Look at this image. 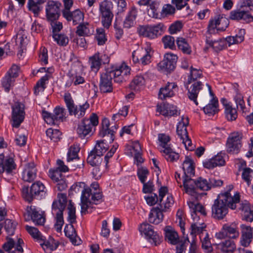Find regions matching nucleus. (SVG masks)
I'll use <instances>...</instances> for the list:
<instances>
[{
  "instance_id": "nucleus-58",
  "label": "nucleus",
  "mask_w": 253,
  "mask_h": 253,
  "mask_svg": "<svg viewBox=\"0 0 253 253\" xmlns=\"http://www.w3.org/2000/svg\"><path fill=\"white\" fill-rule=\"evenodd\" d=\"M80 151L79 146L77 144L72 145L67 154V162H70L75 159H78V153Z\"/></svg>"
},
{
  "instance_id": "nucleus-2",
  "label": "nucleus",
  "mask_w": 253,
  "mask_h": 253,
  "mask_svg": "<svg viewBox=\"0 0 253 253\" xmlns=\"http://www.w3.org/2000/svg\"><path fill=\"white\" fill-rule=\"evenodd\" d=\"M240 202L238 193L232 196L229 192L218 195L211 207V216L217 220L223 219L228 213V208L235 210Z\"/></svg>"
},
{
  "instance_id": "nucleus-10",
  "label": "nucleus",
  "mask_w": 253,
  "mask_h": 253,
  "mask_svg": "<svg viewBox=\"0 0 253 253\" xmlns=\"http://www.w3.org/2000/svg\"><path fill=\"white\" fill-rule=\"evenodd\" d=\"M64 98L70 115H74L78 118L82 117L84 115L86 109L89 108V104L87 102L82 105H75L71 95L69 93H65Z\"/></svg>"
},
{
  "instance_id": "nucleus-30",
  "label": "nucleus",
  "mask_w": 253,
  "mask_h": 253,
  "mask_svg": "<svg viewBox=\"0 0 253 253\" xmlns=\"http://www.w3.org/2000/svg\"><path fill=\"white\" fill-rule=\"evenodd\" d=\"M242 236L241 244L244 247L248 246L253 239V230L250 226L242 224L241 225Z\"/></svg>"
},
{
  "instance_id": "nucleus-4",
  "label": "nucleus",
  "mask_w": 253,
  "mask_h": 253,
  "mask_svg": "<svg viewBox=\"0 0 253 253\" xmlns=\"http://www.w3.org/2000/svg\"><path fill=\"white\" fill-rule=\"evenodd\" d=\"M190 69V74L185 84L188 90L187 96L190 100L198 105V102L197 98L198 94L202 91L204 84L197 79L200 78L202 74L201 71L193 68L192 67H191Z\"/></svg>"
},
{
  "instance_id": "nucleus-44",
  "label": "nucleus",
  "mask_w": 253,
  "mask_h": 253,
  "mask_svg": "<svg viewBox=\"0 0 253 253\" xmlns=\"http://www.w3.org/2000/svg\"><path fill=\"white\" fill-rule=\"evenodd\" d=\"M218 246L223 253H232L236 248L234 242L230 239L219 243Z\"/></svg>"
},
{
  "instance_id": "nucleus-11",
  "label": "nucleus",
  "mask_w": 253,
  "mask_h": 253,
  "mask_svg": "<svg viewBox=\"0 0 253 253\" xmlns=\"http://www.w3.org/2000/svg\"><path fill=\"white\" fill-rule=\"evenodd\" d=\"M71 188L75 191L76 193L82 192L81 197V212L84 213L88 212V196L89 194H90L91 191L84 182H79L73 185Z\"/></svg>"
},
{
  "instance_id": "nucleus-29",
  "label": "nucleus",
  "mask_w": 253,
  "mask_h": 253,
  "mask_svg": "<svg viewBox=\"0 0 253 253\" xmlns=\"http://www.w3.org/2000/svg\"><path fill=\"white\" fill-rule=\"evenodd\" d=\"M15 164L13 158L11 157L4 158L3 155L0 154V174L4 172L10 173L15 168Z\"/></svg>"
},
{
  "instance_id": "nucleus-38",
  "label": "nucleus",
  "mask_w": 253,
  "mask_h": 253,
  "mask_svg": "<svg viewBox=\"0 0 253 253\" xmlns=\"http://www.w3.org/2000/svg\"><path fill=\"white\" fill-rule=\"evenodd\" d=\"M64 232L66 237L69 238L72 243L75 245H78L80 244V240L77 236L76 230L72 225H66L64 228Z\"/></svg>"
},
{
  "instance_id": "nucleus-55",
  "label": "nucleus",
  "mask_w": 253,
  "mask_h": 253,
  "mask_svg": "<svg viewBox=\"0 0 253 253\" xmlns=\"http://www.w3.org/2000/svg\"><path fill=\"white\" fill-rule=\"evenodd\" d=\"M26 229L28 232L37 242L39 243L41 241H43L44 236L41 234V233L37 228L26 226Z\"/></svg>"
},
{
  "instance_id": "nucleus-49",
  "label": "nucleus",
  "mask_w": 253,
  "mask_h": 253,
  "mask_svg": "<svg viewBox=\"0 0 253 253\" xmlns=\"http://www.w3.org/2000/svg\"><path fill=\"white\" fill-rule=\"evenodd\" d=\"M161 151L165 154L166 159L170 162L177 161L179 158V154L173 151L170 147L162 149Z\"/></svg>"
},
{
  "instance_id": "nucleus-3",
  "label": "nucleus",
  "mask_w": 253,
  "mask_h": 253,
  "mask_svg": "<svg viewBox=\"0 0 253 253\" xmlns=\"http://www.w3.org/2000/svg\"><path fill=\"white\" fill-rule=\"evenodd\" d=\"M17 223L11 220L7 219L4 221V228L7 234V241L2 245L3 250L7 253H23V249L22 245L24 244L21 239H18L16 243L12 238L8 236L14 234Z\"/></svg>"
},
{
  "instance_id": "nucleus-60",
  "label": "nucleus",
  "mask_w": 253,
  "mask_h": 253,
  "mask_svg": "<svg viewBox=\"0 0 253 253\" xmlns=\"http://www.w3.org/2000/svg\"><path fill=\"white\" fill-rule=\"evenodd\" d=\"M52 38L54 41L60 46H66L69 42L68 37L62 34H54L52 35Z\"/></svg>"
},
{
  "instance_id": "nucleus-53",
  "label": "nucleus",
  "mask_w": 253,
  "mask_h": 253,
  "mask_svg": "<svg viewBox=\"0 0 253 253\" xmlns=\"http://www.w3.org/2000/svg\"><path fill=\"white\" fill-rule=\"evenodd\" d=\"M145 54L143 55V65H149L151 63L152 57L153 55L154 51L153 50L151 44L149 42H146L145 46Z\"/></svg>"
},
{
  "instance_id": "nucleus-20",
  "label": "nucleus",
  "mask_w": 253,
  "mask_h": 253,
  "mask_svg": "<svg viewBox=\"0 0 253 253\" xmlns=\"http://www.w3.org/2000/svg\"><path fill=\"white\" fill-rule=\"evenodd\" d=\"M229 18L232 20L250 23L253 21V16L248 11L242 9L232 10L230 13Z\"/></svg>"
},
{
  "instance_id": "nucleus-19",
  "label": "nucleus",
  "mask_w": 253,
  "mask_h": 253,
  "mask_svg": "<svg viewBox=\"0 0 253 253\" xmlns=\"http://www.w3.org/2000/svg\"><path fill=\"white\" fill-rule=\"evenodd\" d=\"M60 4L57 2L49 1L46 5V16L48 21L53 22L58 19Z\"/></svg>"
},
{
  "instance_id": "nucleus-32",
  "label": "nucleus",
  "mask_w": 253,
  "mask_h": 253,
  "mask_svg": "<svg viewBox=\"0 0 253 253\" xmlns=\"http://www.w3.org/2000/svg\"><path fill=\"white\" fill-rule=\"evenodd\" d=\"M161 207L153 208L149 214L148 220L151 223L158 224L161 222L164 218L163 212L165 211Z\"/></svg>"
},
{
  "instance_id": "nucleus-18",
  "label": "nucleus",
  "mask_w": 253,
  "mask_h": 253,
  "mask_svg": "<svg viewBox=\"0 0 253 253\" xmlns=\"http://www.w3.org/2000/svg\"><path fill=\"white\" fill-rule=\"evenodd\" d=\"M196 179L192 178V177H184L183 184L179 185L180 187H183L184 190L186 193L191 195L193 198L198 200L201 195L197 191Z\"/></svg>"
},
{
  "instance_id": "nucleus-42",
  "label": "nucleus",
  "mask_w": 253,
  "mask_h": 253,
  "mask_svg": "<svg viewBox=\"0 0 253 253\" xmlns=\"http://www.w3.org/2000/svg\"><path fill=\"white\" fill-rule=\"evenodd\" d=\"M177 47L184 54L190 55L192 53V49L186 39L182 37H178L176 40Z\"/></svg>"
},
{
  "instance_id": "nucleus-46",
  "label": "nucleus",
  "mask_w": 253,
  "mask_h": 253,
  "mask_svg": "<svg viewBox=\"0 0 253 253\" xmlns=\"http://www.w3.org/2000/svg\"><path fill=\"white\" fill-rule=\"evenodd\" d=\"M137 15V11L135 7H132L131 10L128 12L125 21H124V26L125 28H129L134 24V20Z\"/></svg>"
},
{
  "instance_id": "nucleus-26",
  "label": "nucleus",
  "mask_w": 253,
  "mask_h": 253,
  "mask_svg": "<svg viewBox=\"0 0 253 253\" xmlns=\"http://www.w3.org/2000/svg\"><path fill=\"white\" fill-rule=\"evenodd\" d=\"M37 169L34 163L27 164L22 172V179L26 182H32L37 176Z\"/></svg>"
},
{
  "instance_id": "nucleus-34",
  "label": "nucleus",
  "mask_w": 253,
  "mask_h": 253,
  "mask_svg": "<svg viewBox=\"0 0 253 253\" xmlns=\"http://www.w3.org/2000/svg\"><path fill=\"white\" fill-rule=\"evenodd\" d=\"M182 169L184 172V177H192L195 174V167L192 160L188 157L185 158L183 163Z\"/></svg>"
},
{
  "instance_id": "nucleus-52",
  "label": "nucleus",
  "mask_w": 253,
  "mask_h": 253,
  "mask_svg": "<svg viewBox=\"0 0 253 253\" xmlns=\"http://www.w3.org/2000/svg\"><path fill=\"white\" fill-rule=\"evenodd\" d=\"M87 161L92 166H99L102 162V156L91 151L88 156Z\"/></svg>"
},
{
  "instance_id": "nucleus-37",
  "label": "nucleus",
  "mask_w": 253,
  "mask_h": 253,
  "mask_svg": "<svg viewBox=\"0 0 253 253\" xmlns=\"http://www.w3.org/2000/svg\"><path fill=\"white\" fill-rule=\"evenodd\" d=\"M211 37V36L208 35L206 36V43L208 46H207L204 48V50L206 51L210 47H212V49L216 52L223 49L225 44V40L219 39L217 41H212L211 40H210Z\"/></svg>"
},
{
  "instance_id": "nucleus-39",
  "label": "nucleus",
  "mask_w": 253,
  "mask_h": 253,
  "mask_svg": "<svg viewBox=\"0 0 253 253\" xmlns=\"http://www.w3.org/2000/svg\"><path fill=\"white\" fill-rule=\"evenodd\" d=\"M164 231L166 240L171 244H177L179 241V236L177 233L169 226H166Z\"/></svg>"
},
{
  "instance_id": "nucleus-54",
  "label": "nucleus",
  "mask_w": 253,
  "mask_h": 253,
  "mask_svg": "<svg viewBox=\"0 0 253 253\" xmlns=\"http://www.w3.org/2000/svg\"><path fill=\"white\" fill-rule=\"evenodd\" d=\"M107 143L105 141H97L94 149L92 151L102 156L109 148Z\"/></svg>"
},
{
  "instance_id": "nucleus-28",
  "label": "nucleus",
  "mask_w": 253,
  "mask_h": 253,
  "mask_svg": "<svg viewBox=\"0 0 253 253\" xmlns=\"http://www.w3.org/2000/svg\"><path fill=\"white\" fill-rule=\"evenodd\" d=\"M177 89V86L175 83H168L165 87L160 88L158 94L159 98L164 100L167 98L171 97L174 95Z\"/></svg>"
},
{
  "instance_id": "nucleus-13",
  "label": "nucleus",
  "mask_w": 253,
  "mask_h": 253,
  "mask_svg": "<svg viewBox=\"0 0 253 253\" xmlns=\"http://www.w3.org/2000/svg\"><path fill=\"white\" fill-rule=\"evenodd\" d=\"M242 134L238 132L230 134L226 144L227 152L228 153L235 154L239 153L242 146Z\"/></svg>"
},
{
  "instance_id": "nucleus-63",
  "label": "nucleus",
  "mask_w": 253,
  "mask_h": 253,
  "mask_svg": "<svg viewBox=\"0 0 253 253\" xmlns=\"http://www.w3.org/2000/svg\"><path fill=\"white\" fill-rule=\"evenodd\" d=\"M197 190L200 189L203 191H208L210 190V187L209 184V179L204 178L202 177H198L196 179Z\"/></svg>"
},
{
  "instance_id": "nucleus-47",
  "label": "nucleus",
  "mask_w": 253,
  "mask_h": 253,
  "mask_svg": "<svg viewBox=\"0 0 253 253\" xmlns=\"http://www.w3.org/2000/svg\"><path fill=\"white\" fill-rule=\"evenodd\" d=\"M143 6L146 7L149 17L157 18L159 14L157 11L155 3L151 0H143Z\"/></svg>"
},
{
  "instance_id": "nucleus-57",
  "label": "nucleus",
  "mask_w": 253,
  "mask_h": 253,
  "mask_svg": "<svg viewBox=\"0 0 253 253\" xmlns=\"http://www.w3.org/2000/svg\"><path fill=\"white\" fill-rule=\"evenodd\" d=\"M49 78L48 75L43 76L37 83L35 87V93L38 94L40 92L43 91L45 88V83Z\"/></svg>"
},
{
  "instance_id": "nucleus-17",
  "label": "nucleus",
  "mask_w": 253,
  "mask_h": 253,
  "mask_svg": "<svg viewBox=\"0 0 253 253\" xmlns=\"http://www.w3.org/2000/svg\"><path fill=\"white\" fill-rule=\"evenodd\" d=\"M99 187L98 183L95 182L92 183L89 187L91 192L88 196V210L93 208L92 205H97L102 201L103 196Z\"/></svg>"
},
{
  "instance_id": "nucleus-56",
  "label": "nucleus",
  "mask_w": 253,
  "mask_h": 253,
  "mask_svg": "<svg viewBox=\"0 0 253 253\" xmlns=\"http://www.w3.org/2000/svg\"><path fill=\"white\" fill-rule=\"evenodd\" d=\"M14 82L15 79L6 74L1 80L2 86L5 91L8 92L13 86Z\"/></svg>"
},
{
  "instance_id": "nucleus-59",
  "label": "nucleus",
  "mask_w": 253,
  "mask_h": 253,
  "mask_svg": "<svg viewBox=\"0 0 253 253\" xmlns=\"http://www.w3.org/2000/svg\"><path fill=\"white\" fill-rule=\"evenodd\" d=\"M67 210L68 214V220L70 223L73 224L76 221V208L71 201H69L68 205Z\"/></svg>"
},
{
  "instance_id": "nucleus-27",
  "label": "nucleus",
  "mask_w": 253,
  "mask_h": 253,
  "mask_svg": "<svg viewBox=\"0 0 253 253\" xmlns=\"http://www.w3.org/2000/svg\"><path fill=\"white\" fill-rule=\"evenodd\" d=\"M63 17L68 21H72L73 25H76L84 20V14L79 9H76L73 12L69 10H63Z\"/></svg>"
},
{
  "instance_id": "nucleus-23",
  "label": "nucleus",
  "mask_w": 253,
  "mask_h": 253,
  "mask_svg": "<svg viewBox=\"0 0 253 253\" xmlns=\"http://www.w3.org/2000/svg\"><path fill=\"white\" fill-rule=\"evenodd\" d=\"M109 121L107 119L103 120L102 123V127L99 132V136L105 138L102 141L111 143L114 140L115 131L113 129H109Z\"/></svg>"
},
{
  "instance_id": "nucleus-35",
  "label": "nucleus",
  "mask_w": 253,
  "mask_h": 253,
  "mask_svg": "<svg viewBox=\"0 0 253 253\" xmlns=\"http://www.w3.org/2000/svg\"><path fill=\"white\" fill-rule=\"evenodd\" d=\"M225 160L221 155H217L208 161L203 162L204 168L211 169L217 166H223Z\"/></svg>"
},
{
  "instance_id": "nucleus-21",
  "label": "nucleus",
  "mask_w": 253,
  "mask_h": 253,
  "mask_svg": "<svg viewBox=\"0 0 253 253\" xmlns=\"http://www.w3.org/2000/svg\"><path fill=\"white\" fill-rule=\"evenodd\" d=\"M164 25L159 23L154 26L146 25L143 26V37L150 39H155L162 34L164 31Z\"/></svg>"
},
{
  "instance_id": "nucleus-31",
  "label": "nucleus",
  "mask_w": 253,
  "mask_h": 253,
  "mask_svg": "<svg viewBox=\"0 0 253 253\" xmlns=\"http://www.w3.org/2000/svg\"><path fill=\"white\" fill-rule=\"evenodd\" d=\"M221 102L224 107L225 113L227 120L230 121L235 120L238 116L236 109L232 107L230 103L228 102V101L225 98H222Z\"/></svg>"
},
{
  "instance_id": "nucleus-33",
  "label": "nucleus",
  "mask_w": 253,
  "mask_h": 253,
  "mask_svg": "<svg viewBox=\"0 0 253 253\" xmlns=\"http://www.w3.org/2000/svg\"><path fill=\"white\" fill-rule=\"evenodd\" d=\"M157 110L161 114L165 116H177L179 114L176 106L170 104H164L161 106H158Z\"/></svg>"
},
{
  "instance_id": "nucleus-14",
  "label": "nucleus",
  "mask_w": 253,
  "mask_h": 253,
  "mask_svg": "<svg viewBox=\"0 0 253 253\" xmlns=\"http://www.w3.org/2000/svg\"><path fill=\"white\" fill-rule=\"evenodd\" d=\"M143 235L148 244L157 246L161 242V239L157 232L154 231V226L143 223Z\"/></svg>"
},
{
  "instance_id": "nucleus-5",
  "label": "nucleus",
  "mask_w": 253,
  "mask_h": 253,
  "mask_svg": "<svg viewBox=\"0 0 253 253\" xmlns=\"http://www.w3.org/2000/svg\"><path fill=\"white\" fill-rule=\"evenodd\" d=\"M66 205V195L63 193H58L57 199L53 201L52 205V213L55 216V219L54 228L58 232L61 231L64 224L63 212Z\"/></svg>"
},
{
  "instance_id": "nucleus-61",
  "label": "nucleus",
  "mask_w": 253,
  "mask_h": 253,
  "mask_svg": "<svg viewBox=\"0 0 253 253\" xmlns=\"http://www.w3.org/2000/svg\"><path fill=\"white\" fill-rule=\"evenodd\" d=\"M206 225L203 224L200 225H198L196 223L192 224L191 225V232L190 234L193 237H195L196 234H199V236L201 234H203L207 231L205 229Z\"/></svg>"
},
{
  "instance_id": "nucleus-15",
  "label": "nucleus",
  "mask_w": 253,
  "mask_h": 253,
  "mask_svg": "<svg viewBox=\"0 0 253 253\" xmlns=\"http://www.w3.org/2000/svg\"><path fill=\"white\" fill-rule=\"evenodd\" d=\"M178 57L176 55L171 53H167L164 55V59L158 64V67L164 71L170 73L175 68Z\"/></svg>"
},
{
  "instance_id": "nucleus-62",
  "label": "nucleus",
  "mask_w": 253,
  "mask_h": 253,
  "mask_svg": "<svg viewBox=\"0 0 253 253\" xmlns=\"http://www.w3.org/2000/svg\"><path fill=\"white\" fill-rule=\"evenodd\" d=\"M128 106H124L120 109L119 112L114 114L112 116V120L115 122H117L120 120L125 118L128 114Z\"/></svg>"
},
{
  "instance_id": "nucleus-1",
  "label": "nucleus",
  "mask_w": 253,
  "mask_h": 253,
  "mask_svg": "<svg viewBox=\"0 0 253 253\" xmlns=\"http://www.w3.org/2000/svg\"><path fill=\"white\" fill-rule=\"evenodd\" d=\"M130 69L125 63L120 65H113L108 68L106 72L101 74L99 88L103 93L113 91L112 79L115 82L122 83L126 81L130 75Z\"/></svg>"
},
{
  "instance_id": "nucleus-51",
  "label": "nucleus",
  "mask_w": 253,
  "mask_h": 253,
  "mask_svg": "<svg viewBox=\"0 0 253 253\" xmlns=\"http://www.w3.org/2000/svg\"><path fill=\"white\" fill-rule=\"evenodd\" d=\"M89 63L92 71L95 72H97L101 64V58L99 56V53H96L90 57L89 58Z\"/></svg>"
},
{
  "instance_id": "nucleus-41",
  "label": "nucleus",
  "mask_w": 253,
  "mask_h": 253,
  "mask_svg": "<svg viewBox=\"0 0 253 253\" xmlns=\"http://www.w3.org/2000/svg\"><path fill=\"white\" fill-rule=\"evenodd\" d=\"M218 107V100L217 98L213 97V98L210 101V102L206 106L203 107V109L206 114L211 116L218 112L219 110Z\"/></svg>"
},
{
  "instance_id": "nucleus-16",
  "label": "nucleus",
  "mask_w": 253,
  "mask_h": 253,
  "mask_svg": "<svg viewBox=\"0 0 253 253\" xmlns=\"http://www.w3.org/2000/svg\"><path fill=\"white\" fill-rule=\"evenodd\" d=\"M12 125L13 127H18L24 119V105L17 102L12 107Z\"/></svg>"
},
{
  "instance_id": "nucleus-48",
  "label": "nucleus",
  "mask_w": 253,
  "mask_h": 253,
  "mask_svg": "<svg viewBox=\"0 0 253 253\" xmlns=\"http://www.w3.org/2000/svg\"><path fill=\"white\" fill-rule=\"evenodd\" d=\"M148 173V169L143 168V193H151L155 189L153 180H149L146 182V175Z\"/></svg>"
},
{
  "instance_id": "nucleus-8",
  "label": "nucleus",
  "mask_w": 253,
  "mask_h": 253,
  "mask_svg": "<svg viewBox=\"0 0 253 253\" xmlns=\"http://www.w3.org/2000/svg\"><path fill=\"white\" fill-rule=\"evenodd\" d=\"M113 2L109 0H103L99 4V12L101 23L104 28L108 29L112 24L114 17Z\"/></svg>"
},
{
  "instance_id": "nucleus-25",
  "label": "nucleus",
  "mask_w": 253,
  "mask_h": 253,
  "mask_svg": "<svg viewBox=\"0 0 253 253\" xmlns=\"http://www.w3.org/2000/svg\"><path fill=\"white\" fill-rule=\"evenodd\" d=\"M227 20L225 18L220 17V15L214 17L213 19L210 20L208 25V31L207 35L211 36V34L215 33V29L217 31H224L227 26L225 27H219L221 23H225L226 24Z\"/></svg>"
},
{
  "instance_id": "nucleus-64",
  "label": "nucleus",
  "mask_w": 253,
  "mask_h": 253,
  "mask_svg": "<svg viewBox=\"0 0 253 253\" xmlns=\"http://www.w3.org/2000/svg\"><path fill=\"white\" fill-rule=\"evenodd\" d=\"M185 244H182L176 247V253H196V245L195 243L193 242L190 245V247L188 252L186 251Z\"/></svg>"
},
{
  "instance_id": "nucleus-22",
  "label": "nucleus",
  "mask_w": 253,
  "mask_h": 253,
  "mask_svg": "<svg viewBox=\"0 0 253 253\" xmlns=\"http://www.w3.org/2000/svg\"><path fill=\"white\" fill-rule=\"evenodd\" d=\"M82 71H83V68L79 63L75 64L72 66L68 76L72 78L74 85H77L85 82L84 78L81 73Z\"/></svg>"
},
{
  "instance_id": "nucleus-12",
  "label": "nucleus",
  "mask_w": 253,
  "mask_h": 253,
  "mask_svg": "<svg viewBox=\"0 0 253 253\" xmlns=\"http://www.w3.org/2000/svg\"><path fill=\"white\" fill-rule=\"evenodd\" d=\"M239 236L238 228L235 222L224 224L221 230L215 234V237L219 239H223L227 237L236 239Z\"/></svg>"
},
{
  "instance_id": "nucleus-43",
  "label": "nucleus",
  "mask_w": 253,
  "mask_h": 253,
  "mask_svg": "<svg viewBox=\"0 0 253 253\" xmlns=\"http://www.w3.org/2000/svg\"><path fill=\"white\" fill-rule=\"evenodd\" d=\"M30 210L31 216L33 222L37 225H43L45 221V218L42 212L40 213L35 208H32L31 207Z\"/></svg>"
},
{
  "instance_id": "nucleus-7",
  "label": "nucleus",
  "mask_w": 253,
  "mask_h": 253,
  "mask_svg": "<svg viewBox=\"0 0 253 253\" xmlns=\"http://www.w3.org/2000/svg\"><path fill=\"white\" fill-rule=\"evenodd\" d=\"M46 192L47 189L45 186L40 181L32 184L30 192L28 187H24L22 190L23 197L29 202H31L33 198L41 199L45 197Z\"/></svg>"
},
{
  "instance_id": "nucleus-6",
  "label": "nucleus",
  "mask_w": 253,
  "mask_h": 253,
  "mask_svg": "<svg viewBox=\"0 0 253 253\" xmlns=\"http://www.w3.org/2000/svg\"><path fill=\"white\" fill-rule=\"evenodd\" d=\"M126 153L130 156H133L134 165L137 168V175L142 183V150L138 141H135L130 145H126Z\"/></svg>"
},
{
  "instance_id": "nucleus-24",
  "label": "nucleus",
  "mask_w": 253,
  "mask_h": 253,
  "mask_svg": "<svg viewBox=\"0 0 253 253\" xmlns=\"http://www.w3.org/2000/svg\"><path fill=\"white\" fill-rule=\"evenodd\" d=\"M168 188L167 187H162L159 190V206L163 208V210L167 211V209L173 204L174 201L173 197L170 195H168L166 200L164 198L168 193Z\"/></svg>"
},
{
  "instance_id": "nucleus-45",
  "label": "nucleus",
  "mask_w": 253,
  "mask_h": 253,
  "mask_svg": "<svg viewBox=\"0 0 253 253\" xmlns=\"http://www.w3.org/2000/svg\"><path fill=\"white\" fill-rule=\"evenodd\" d=\"M236 95L234 97V101L236 104L237 109L246 113L248 111V109L245 105V102L244 100V97L240 93L238 89H235Z\"/></svg>"
},
{
  "instance_id": "nucleus-40",
  "label": "nucleus",
  "mask_w": 253,
  "mask_h": 253,
  "mask_svg": "<svg viewBox=\"0 0 253 253\" xmlns=\"http://www.w3.org/2000/svg\"><path fill=\"white\" fill-rule=\"evenodd\" d=\"M39 243L42 249L47 252L55 250L59 245L53 238H49L48 240H46L45 237H43V241H41Z\"/></svg>"
},
{
  "instance_id": "nucleus-36",
  "label": "nucleus",
  "mask_w": 253,
  "mask_h": 253,
  "mask_svg": "<svg viewBox=\"0 0 253 253\" xmlns=\"http://www.w3.org/2000/svg\"><path fill=\"white\" fill-rule=\"evenodd\" d=\"M93 32L92 26L88 22L80 23L77 27L76 34L80 37L89 36Z\"/></svg>"
},
{
  "instance_id": "nucleus-9",
  "label": "nucleus",
  "mask_w": 253,
  "mask_h": 253,
  "mask_svg": "<svg viewBox=\"0 0 253 253\" xmlns=\"http://www.w3.org/2000/svg\"><path fill=\"white\" fill-rule=\"evenodd\" d=\"M98 124L97 116L92 113L89 119H84L79 124L77 132L80 137L84 138L87 135H90L93 133V128Z\"/></svg>"
},
{
  "instance_id": "nucleus-50",
  "label": "nucleus",
  "mask_w": 253,
  "mask_h": 253,
  "mask_svg": "<svg viewBox=\"0 0 253 253\" xmlns=\"http://www.w3.org/2000/svg\"><path fill=\"white\" fill-rule=\"evenodd\" d=\"M43 2H39L36 0H28L27 7L30 11L33 13L35 16H37L42 10L40 5Z\"/></svg>"
}]
</instances>
